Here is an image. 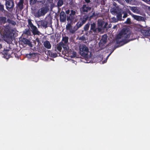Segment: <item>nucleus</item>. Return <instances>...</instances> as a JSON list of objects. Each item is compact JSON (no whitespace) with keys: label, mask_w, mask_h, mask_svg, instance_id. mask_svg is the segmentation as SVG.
<instances>
[{"label":"nucleus","mask_w":150,"mask_h":150,"mask_svg":"<svg viewBox=\"0 0 150 150\" xmlns=\"http://www.w3.org/2000/svg\"><path fill=\"white\" fill-rule=\"evenodd\" d=\"M134 29L136 31L140 32L141 33L142 30H143L141 25L135 26L134 27Z\"/></svg>","instance_id":"a878e982"},{"label":"nucleus","mask_w":150,"mask_h":150,"mask_svg":"<svg viewBox=\"0 0 150 150\" xmlns=\"http://www.w3.org/2000/svg\"><path fill=\"white\" fill-rule=\"evenodd\" d=\"M102 29L100 27H97L96 24L95 23H92L91 24L90 28L88 31V34L90 35H96L98 33L100 32Z\"/></svg>","instance_id":"f03ea898"},{"label":"nucleus","mask_w":150,"mask_h":150,"mask_svg":"<svg viewBox=\"0 0 150 150\" xmlns=\"http://www.w3.org/2000/svg\"><path fill=\"white\" fill-rule=\"evenodd\" d=\"M71 54L70 57L71 58L75 57L76 56V52L74 51H71Z\"/></svg>","instance_id":"473e14b6"},{"label":"nucleus","mask_w":150,"mask_h":150,"mask_svg":"<svg viewBox=\"0 0 150 150\" xmlns=\"http://www.w3.org/2000/svg\"><path fill=\"white\" fill-rule=\"evenodd\" d=\"M59 20L62 22H64L66 20V14L63 11H61L60 13Z\"/></svg>","instance_id":"dca6fc26"},{"label":"nucleus","mask_w":150,"mask_h":150,"mask_svg":"<svg viewBox=\"0 0 150 150\" xmlns=\"http://www.w3.org/2000/svg\"><path fill=\"white\" fill-rule=\"evenodd\" d=\"M4 34V36L8 39H11L12 38V36L13 35V33L11 32L8 33L6 32Z\"/></svg>","instance_id":"5701e85b"},{"label":"nucleus","mask_w":150,"mask_h":150,"mask_svg":"<svg viewBox=\"0 0 150 150\" xmlns=\"http://www.w3.org/2000/svg\"><path fill=\"white\" fill-rule=\"evenodd\" d=\"M93 17L95 16V12H93L92 13V15H91Z\"/></svg>","instance_id":"49530a36"},{"label":"nucleus","mask_w":150,"mask_h":150,"mask_svg":"<svg viewBox=\"0 0 150 150\" xmlns=\"http://www.w3.org/2000/svg\"><path fill=\"white\" fill-rule=\"evenodd\" d=\"M52 23V19L49 18H45L44 20H41L38 21L37 23V25L38 28L40 27L46 28L50 24H51Z\"/></svg>","instance_id":"7ed1b4c3"},{"label":"nucleus","mask_w":150,"mask_h":150,"mask_svg":"<svg viewBox=\"0 0 150 150\" xmlns=\"http://www.w3.org/2000/svg\"><path fill=\"white\" fill-rule=\"evenodd\" d=\"M64 45H65L63 42H60L54 46V50L57 53H59L62 51V47L64 48Z\"/></svg>","instance_id":"9d476101"},{"label":"nucleus","mask_w":150,"mask_h":150,"mask_svg":"<svg viewBox=\"0 0 150 150\" xmlns=\"http://www.w3.org/2000/svg\"><path fill=\"white\" fill-rule=\"evenodd\" d=\"M127 14L126 12H124V15L123 16V18H125L127 17Z\"/></svg>","instance_id":"ea45409f"},{"label":"nucleus","mask_w":150,"mask_h":150,"mask_svg":"<svg viewBox=\"0 0 150 150\" xmlns=\"http://www.w3.org/2000/svg\"><path fill=\"white\" fill-rule=\"evenodd\" d=\"M84 16H87L88 17V20L89 21H90L92 18L93 17L92 15L89 16L88 15H84Z\"/></svg>","instance_id":"58836bf2"},{"label":"nucleus","mask_w":150,"mask_h":150,"mask_svg":"<svg viewBox=\"0 0 150 150\" xmlns=\"http://www.w3.org/2000/svg\"><path fill=\"white\" fill-rule=\"evenodd\" d=\"M7 22L9 24H11L13 25H14L16 24V23L15 21L12 20L8 18L7 19Z\"/></svg>","instance_id":"c756f323"},{"label":"nucleus","mask_w":150,"mask_h":150,"mask_svg":"<svg viewBox=\"0 0 150 150\" xmlns=\"http://www.w3.org/2000/svg\"><path fill=\"white\" fill-rule=\"evenodd\" d=\"M6 6L7 9L9 11L12 12L14 6V2L11 0H6Z\"/></svg>","instance_id":"6e6552de"},{"label":"nucleus","mask_w":150,"mask_h":150,"mask_svg":"<svg viewBox=\"0 0 150 150\" xmlns=\"http://www.w3.org/2000/svg\"><path fill=\"white\" fill-rule=\"evenodd\" d=\"M125 23L128 24H130L131 23L130 19L129 18H127Z\"/></svg>","instance_id":"e433bc0d"},{"label":"nucleus","mask_w":150,"mask_h":150,"mask_svg":"<svg viewBox=\"0 0 150 150\" xmlns=\"http://www.w3.org/2000/svg\"><path fill=\"white\" fill-rule=\"evenodd\" d=\"M116 27V25H114V26L113 27V28H115V27Z\"/></svg>","instance_id":"603ef678"},{"label":"nucleus","mask_w":150,"mask_h":150,"mask_svg":"<svg viewBox=\"0 0 150 150\" xmlns=\"http://www.w3.org/2000/svg\"><path fill=\"white\" fill-rule=\"evenodd\" d=\"M130 9L133 12L138 14H141V12L138 7L137 6H129Z\"/></svg>","instance_id":"4468645a"},{"label":"nucleus","mask_w":150,"mask_h":150,"mask_svg":"<svg viewBox=\"0 0 150 150\" xmlns=\"http://www.w3.org/2000/svg\"><path fill=\"white\" fill-rule=\"evenodd\" d=\"M69 38L67 36L63 37L62 41L64 42V44H66L68 42Z\"/></svg>","instance_id":"c85d7f7f"},{"label":"nucleus","mask_w":150,"mask_h":150,"mask_svg":"<svg viewBox=\"0 0 150 150\" xmlns=\"http://www.w3.org/2000/svg\"><path fill=\"white\" fill-rule=\"evenodd\" d=\"M28 25L29 26V27L31 29L34 35H39L40 32L38 30V29L32 23L31 19H28Z\"/></svg>","instance_id":"0eeeda50"},{"label":"nucleus","mask_w":150,"mask_h":150,"mask_svg":"<svg viewBox=\"0 0 150 150\" xmlns=\"http://www.w3.org/2000/svg\"><path fill=\"white\" fill-rule=\"evenodd\" d=\"M117 14V18L118 20L120 21L122 20V12L120 11Z\"/></svg>","instance_id":"bb28decb"},{"label":"nucleus","mask_w":150,"mask_h":150,"mask_svg":"<svg viewBox=\"0 0 150 150\" xmlns=\"http://www.w3.org/2000/svg\"><path fill=\"white\" fill-rule=\"evenodd\" d=\"M63 4V2L62 0H58L57 3V6L58 7L61 6Z\"/></svg>","instance_id":"7c9ffc66"},{"label":"nucleus","mask_w":150,"mask_h":150,"mask_svg":"<svg viewBox=\"0 0 150 150\" xmlns=\"http://www.w3.org/2000/svg\"><path fill=\"white\" fill-rule=\"evenodd\" d=\"M125 1L127 3H129V2H131L132 0H125Z\"/></svg>","instance_id":"79ce46f5"},{"label":"nucleus","mask_w":150,"mask_h":150,"mask_svg":"<svg viewBox=\"0 0 150 150\" xmlns=\"http://www.w3.org/2000/svg\"><path fill=\"white\" fill-rule=\"evenodd\" d=\"M2 47V45L1 44H0V49Z\"/></svg>","instance_id":"8fccbe9b"},{"label":"nucleus","mask_w":150,"mask_h":150,"mask_svg":"<svg viewBox=\"0 0 150 150\" xmlns=\"http://www.w3.org/2000/svg\"><path fill=\"white\" fill-rule=\"evenodd\" d=\"M75 12L73 10H71V13L70 14V15H74L75 14Z\"/></svg>","instance_id":"a19ab883"},{"label":"nucleus","mask_w":150,"mask_h":150,"mask_svg":"<svg viewBox=\"0 0 150 150\" xmlns=\"http://www.w3.org/2000/svg\"><path fill=\"white\" fill-rule=\"evenodd\" d=\"M48 10L49 9L47 6L42 7L35 13L34 16L35 17L37 18L44 16L47 13Z\"/></svg>","instance_id":"20e7f679"},{"label":"nucleus","mask_w":150,"mask_h":150,"mask_svg":"<svg viewBox=\"0 0 150 150\" xmlns=\"http://www.w3.org/2000/svg\"><path fill=\"white\" fill-rule=\"evenodd\" d=\"M114 19H115V20H114V21L115 22H116L118 20H117L115 18H114Z\"/></svg>","instance_id":"de8ad7c7"},{"label":"nucleus","mask_w":150,"mask_h":150,"mask_svg":"<svg viewBox=\"0 0 150 150\" xmlns=\"http://www.w3.org/2000/svg\"><path fill=\"white\" fill-rule=\"evenodd\" d=\"M24 0H19V1L16 4V8L20 11L22 10L23 8Z\"/></svg>","instance_id":"2eb2a0df"},{"label":"nucleus","mask_w":150,"mask_h":150,"mask_svg":"<svg viewBox=\"0 0 150 150\" xmlns=\"http://www.w3.org/2000/svg\"><path fill=\"white\" fill-rule=\"evenodd\" d=\"M45 53L46 54L50 57L51 55H52V52L50 50H48L45 49Z\"/></svg>","instance_id":"2f4dec72"},{"label":"nucleus","mask_w":150,"mask_h":150,"mask_svg":"<svg viewBox=\"0 0 150 150\" xmlns=\"http://www.w3.org/2000/svg\"><path fill=\"white\" fill-rule=\"evenodd\" d=\"M104 23V21L101 19H99L98 20L97 24L99 27H102Z\"/></svg>","instance_id":"b1692460"},{"label":"nucleus","mask_w":150,"mask_h":150,"mask_svg":"<svg viewBox=\"0 0 150 150\" xmlns=\"http://www.w3.org/2000/svg\"><path fill=\"white\" fill-rule=\"evenodd\" d=\"M43 45L47 49H50L51 47L50 43L48 40H46L44 42Z\"/></svg>","instance_id":"412c9836"},{"label":"nucleus","mask_w":150,"mask_h":150,"mask_svg":"<svg viewBox=\"0 0 150 150\" xmlns=\"http://www.w3.org/2000/svg\"><path fill=\"white\" fill-rule=\"evenodd\" d=\"M107 25H108V23H105V25H104V28H106V26H107Z\"/></svg>","instance_id":"a18cd8bd"},{"label":"nucleus","mask_w":150,"mask_h":150,"mask_svg":"<svg viewBox=\"0 0 150 150\" xmlns=\"http://www.w3.org/2000/svg\"><path fill=\"white\" fill-rule=\"evenodd\" d=\"M120 11H119L118 10V8H117V7H115L113 8H112L111 10L112 12L116 13H117L119 12Z\"/></svg>","instance_id":"cd10ccee"},{"label":"nucleus","mask_w":150,"mask_h":150,"mask_svg":"<svg viewBox=\"0 0 150 150\" xmlns=\"http://www.w3.org/2000/svg\"><path fill=\"white\" fill-rule=\"evenodd\" d=\"M57 54L56 52L52 53V55H51V57H52L53 58H55L57 56Z\"/></svg>","instance_id":"72a5a7b5"},{"label":"nucleus","mask_w":150,"mask_h":150,"mask_svg":"<svg viewBox=\"0 0 150 150\" xmlns=\"http://www.w3.org/2000/svg\"><path fill=\"white\" fill-rule=\"evenodd\" d=\"M66 29L67 30H69V32L72 33H74L76 31L74 26L73 28L70 23H67L66 25Z\"/></svg>","instance_id":"ddd939ff"},{"label":"nucleus","mask_w":150,"mask_h":150,"mask_svg":"<svg viewBox=\"0 0 150 150\" xmlns=\"http://www.w3.org/2000/svg\"><path fill=\"white\" fill-rule=\"evenodd\" d=\"M141 33L145 36H150V29L148 30L143 29Z\"/></svg>","instance_id":"6ab92c4d"},{"label":"nucleus","mask_w":150,"mask_h":150,"mask_svg":"<svg viewBox=\"0 0 150 150\" xmlns=\"http://www.w3.org/2000/svg\"><path fill=\"white\" fill-rule=\"evenodd\" d=\"M107 57V58H108V57L110 55V54Z\"/></svg>","instance_id":"3c124183"},{"label":"nucleus","mask_w":150,"mask_h":150,"mask_svg":"<svg viewBox=\"0 0 150 150\" xmlns=\"http://www.w3.org/2000/svg\"><path fill=\"white\" fill-rule=\"evenodd\" d=\"M30 3L32 4H34L36 3L37 1V0H30Z\"/></svg>","instance_id":"f704fd0d"},{"label":"nucleus","mask_w":150,"mask_h":150,"mask_svg":"<svg viewBox=\"0 0 150 150\" xmlns=\"http://www.w3.org/2000/svg\"><path fill=\"white\" fill-rule=\"evenodd\" d=\"M66 13L67 14H69V13H70V11L69 10H67L66 11Z\"/></svg>","instance_id":"37998d69"},{"label":"nucleus","mask_w":150,"mask_h":150,"mask_svg":"<svg viewBox=\"0 0 150 150\" xmlns=\"http://www.w3.org/2000/svg\"><path fill=\"white\" fill-rule=\"evenodd\" d=\"M88 52V49L85 45H81L79 46V53L82 56L86 57Z\"/></svg>","instance_id":"423d86ee"},{"label":"nucleus","mask_w":150,"mask_h":150,"mask_svg":"<svg viewBox=\"0 0 150 150\" xmlns=\"http://www.w3.org/2000/svg\"><path fill=\"white\" fill-rule=\"evenodd\" d=\"M4 57L7 59L11 57V54L12 53V51L10 50H4L2 52Z\"/></svg>","instance_id":"f8f14e48"},{"label":"nucleus","mask_w":150,"mask_h":150,"mask_svg":"<svg viewBox=\"0 0 150 150\" xmlns=\"http://www.w3.org/2000/svg\"><path fill=\"white\" fill-rule=\"evenodd\" d=\"M107 36L106 35L104 34L102 35V38L100 40L99 43L102 45L105 44L107 42Z\"/></svg>","instance_id":"a211bd4d"},{"label":"nucleus","mask_w":150,"mask_h":150,"mask_svg":"<svg viewBox=\"0 0 150 150\" xmlns=\"http://www.w3.org/2000/svg\"><path fill=\"white\" fill-rule=\"evenodd\" d=\"M7 20L6 17L3 16L0 17V24H4L7 22Z\"/></svg>","instance_id":"4be33fe9"},{"label":"nucleus","mask_w":150,"mask_h":150,"mask_svg":"<svg viewBox=\"0 0 150 150\" xmlns=\"http://www.w3.org/2000/svg\"><path fill=\"white\" fill-rule=\"evenodd\" d=\"M132 18L134 19L139 21H144V17L136 15H133Z\"/></svg>","instance_id":"f3484780"},{"label":"nucleus","mask_w":150,"mask_h":150,"mask_svg":"<svg viewBox=\"0 0 150 150\" xmlns=\"http://www.w3.org/2000/svg\"><path fill=\"white\" fill-rule=\"evenodd\" d=\"M88 17L86 16H84L81 17L79 21L77 22L76 24L74 26V28L76 31L79 28L81 27L88 20Z\"/></svg>","instance_id":"39448f33"},{"label":"nucleus","mask_w":150,"mask_h":150,"mask_svg":"<svg viewBox=\"0 0 150 150\" xmlns=\"http://www.w3.org/2000/svg\"><path fill=\"white\" fill-rule=\"evenodd\" d=\"M91 9V7L89 6L88 5L84 4L80 8V10L81 13H87L89 11H90Z\"/></svg>","instance_id":"9b49d317"},{"label":"nucleus","mask_w":150,"mask_h":150,"mask_svg":"<svg viewBox=\"0 0 150 150\" xmlns=\"http://www.w3.org/2000/svg\"><path fill=\"white\" fill-rule=\"evenodd\" d=\"M36 41H37V42H39V39H38V38H37V39H36Z\"/></svg>","instance_id":"09e8293b"},{"label":"nucleus","mask_w":150,"mask_h":150,"mask_svg":"<svg viewBox=\"0 0 150 150\" xmlns=\"http://www.w3.org/2000/svg\"><path fill=\"white\" fill-rule=\"evenodd\" d=\"M85 2L88 3L90 2V0H84Z\"/></svg>","instance_id":"c03bdc74"},{"label":"nucleus","mask_w":150,"mask_h":150,"mask_svg":"<svg viewBox=\"0 0 150 150\" xmlns=\"http://www.w3.org/2000/svg\"><path fill=\"white\" fill-rule=\"evenodd\" d=\"M131 35L130 31L127 28L122 29L116 36V43L118 44H120L122 43L121 45H122L129 41L134 40L135 38L131 39L129 40H127L129 38Z\"/></svg>","instance_id":"f257e3e1"},{"label":"nucleus","mask_w":150,"mask_h":150,"mask_svg":"<svg viewBox=\"0 0 150 150\" xmlns=\"http://www.w3.org/2000/svg\"><path fill=\"white\" fill-rule=\"evenodd\" d=\"M30 32L29 29H25V30L23 31V33L22 34V35H30Z\"/></svg>","instance_id":"393cba45"},{"label":"nucleus","mask_w":150,"mask_h":150,"mask_svg":"<svg viewBox=\"0 0 150 150\" xmlns=\"http://www.w3.org/2000/svg\"><path fill=\"white\" fill-rule=\"evenodd\" d=\"M126 11L127 13H128L129 15H130L132 17L133 15H134L132 13L131 11H130L129 9H127L126 10Z\"/></svg>","instance_id":"4c0bfd02"},{"label":"nucleus","mask_w":150,"mask_h":150,"mask_svg":"<svg viewBox=\"0 0 150 150\" xmlns=\"http://www.w3.org/2000/svg\"><path fill=\"white\" fill-rule=\"evenodd\" d=\"M4 10V6L3 5L0 4V11L3 12Z\"/></svg>","instance_id":"c9c22d12"},{"label":"nucleus","mask_w":150,"mask_h":150,"mask_svg":"<svg viewBox=\"0 0 150 150\" xmlns=\"http://www.w3.org/2000/svg\"><path fill=\"white\" fill-rule=\"evenodd\" d=\"M90 25L91 26V24L89 22H88L83 27V31L86 32V35H87L88 34V32L89 30Z\"/></svg>","instance_id":"aec40b11"},{"label":"nucleus","mask_w":150,"mask_h":150,"mask_svg":"<svg viewBox=\"0 0 150 150\" xmlns=\"http://www.w3.org/2000/svg\"><path fill=\"white\" fill-rule=\"evenodd\" d=\"M21 44L23 45H28L30 47H33V45L30 40L25 38H21L20 40Z\"/></svg>","instance_id":"1a4fd4ad"}]
</instances>
